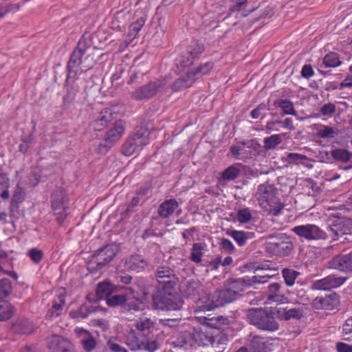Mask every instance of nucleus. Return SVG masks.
<instances>
[{"mask_svg":"<svg viewBox=\"0 0 352 352\" xmlns=\"http://www.w3.org/2000/svg\"><path fill=\"white\" fill-rule=\"evenodd\" d=\"M277 194V189L269 182L260 184L255 193L258 205L269 214L273 216L280 214L285 206L280 201Z\"/></svg>","mask_w":352,"mask_h":352,"instance_id":"nucleus-1","label":"nucleus"},{"mask_svg":"<svg viewBox=\"0 0 352 352\" xmlns=\"http://www.w3.org/2000/svg\"><path fill=\"white\" fill-rule=\"evenodd\" d=\"M247 319L251 324L263 331L273 332L279 328V324L272 314L262 308L250 309Z\"/></svg>","mask_w":352,"mask_h":352,"instance_id":"nucleus-2","label":"nucleus"},{"mask_svg":"<svg viewBox=\"0 0 352 352\" xmlns=\"http://www.w3.org/2000/svg\"><path fill=\"white\" fill-rule=\"evenodd\" d=\"M162 291L160 294L153 296V308L156 310L162 311H177L181 309L183 306V301L174 294L175 289H162Z\"/></svg>","mask_w":352,"mask_h":352,"instance_id":"nucleus-3","label":"nucleus"},{"mask_svg":"<svg viewBox=\"0 0 352 352\" xmlns=\"http://www.w3.org/2000/svg\"><path fill=\"white\" fill-rule=\"evenodd\" d=\"M150 135V131L145 127H136L132 136L122 145V153L126 156H131L136 151L141 149L148 143Z\"/></svg>","mask_w":352,"mask_h":352,"instance_id":"nucleus-4","label":"nucleus"},{"mask_svg":"<svg viewBox=\"0 0 352 352\" xmlns=\"http://www.w3.org/2000/svg\"><path fill=\"white\" fill-rule=\"evenodd\" d=\"M118 248L116 245H108L99 249L87 262V270L95 273L102 269L116 256Z\"/></svg>","mask_w":352,"mask_h":352,"instance_id":"nucleus-5","label":"nucleus"},{"mask_svg":"<svg viewBox=\"0 0 352 352\" xmlns=\"http://www.w3.org/2000/svg\"><path fill=\"white\" fill-rule=\"evenodd\" d=\"M166 82L162 79H155L144 84L130 93L131 98L136 101L148 100L163 91Z\"/></svg>","mask_w":352,"mask_h":352,"instance_id":"nucleus-6","label":"nucleus"},{"mask_svg":"<svg viewBox=\"0 0 352 352\" xmlns=\"http://www.w3.org/2000/svg\"><path fill=\"white\" fill-rule=\"evenodd\" d=\"M327 238L333 241L338 240L344 235L352 234V220L346 217H335L329 219Z\"/></svg>","mask_w":352,"mask_h":352,"instance_id":"nucleus-7","label":"nucleus"},{"mask_svg":"<svg viewBox=\"0 0 352 352\" xmlns=\"http://www.w3.org/2000/svg\"><path fill=\"white\" fill-rule=\"evenodd\" d=\"M209 296L210 303L203 305L204 310L210 311L233 302L237 298V292L232 289L226 288L217 290Z\"/></svg>","mask_w":352,"mask_h":352,"instance_id":"nucleus-8","label":"nucleus"},{"mask_svg":"<svg viewBox=\"0 0 352 352\" xmlns=\"http://www.w3.org/2000/svg\"><path fill=\"white\" fill-rule=\"evenodd\" d=\"M267 251L274 255L285 256L289 254L293 243L285 234H279L277 236H271L270 241L266 243Z\"/></svg>","mask_w":352,"mask_h":352,"instance_id":"nucleus-9","label":"nucleus"},{"mask_svg":"<svg viewBox=\"0 0 352 352\" xmlns=\"http://www.w3.org/2000/svg\"><path fill=\"white\" fill-rule=\"evenodd\" d=\"M292 231L298 236L303 237L308 241L327 239L326 232L315 224L297 226L294 227Z\"/></svg>","mask_w":352,"mask_h":352,"instance_id":"nucleus-10","label":"nucleus"},{"mask_svg":"<svg viewBox=\"0 0 352 352\" xmlns=\"http://www.w3.org/2000/svg\"><path fill=\"white\" fill-rule=\"evenodd\" d=\"M87 50L86 41L80 40L78 46L73 51L70 56L69 60L67 63V82L71 78H75L76 76V69L82 63V57L85 54Z\"/></svg>","mask_w":352,"mask_h":352,"instance_id":"nucleus-11","label":"nucleus"},{"mask_svg":"<svg viewBox=\"0 0 352 352\" xmlns=\"http://www.w3.org/2000/svg\"><path fill=\"white\" fill-rule=\"evenodd\" d=\"M155 278L162 289H173L177 278L174 271L168 266H160L155 272Z\"/></svg>","mask_w":352,"mask_h":352,"instance_id":"nucleus-12","label":"nucleus"},{"mask_svg":"<svg viewBox=\"0 0 352 352\" xmlns=\"http://www.w3.org/2000/svg\"><path fill=\"white\" fill-rule=\"evenodd\" d=\"M124 131L121 122H117L113 128L107 133L104 139L98 144V152L106 153L117 141H118Z\"/></svg>","mask_w":352,"mask_h":352,"instance_id":"nucleus-13","label":"nucleus"},{"mask_svg":"<svg viewBox=\"0 0 352 352\" xmlns=\"http://www.w3.org/2000/svg\"><path fill=\"white\" fill-rule=\"evenodd\" d=\"M270 277V275H263L254 276L252 278L244 277L242 278L234 279L231 282L229 289H232L237 292L238 296L239 293L240 292H243L245 287L252 286L256 283H264L267 281Z\"/></svg>","mask_w":352,"mask_h":352,"instance_id":"nucleus-14","label":"nucleus"},{"mask_svg":"<svg viewBox=\"0 0 352 352\" xmlns=\"http://www.w3.org/2000/svg\"><path fill=\"white\" fill-rule=\"evenodd\" d=\"M313 306L316 309L333 310L339 304V296L336 294H331L325 296H318L313 300Z\"/></svg>","mask_w":352,"mask_h":352,"instance_id":"nucleus-15","label":"nucleus"},{"mask_svg":"<svg viewBox=\"0 0 352 352\" xmlns=\"http://www.w3.org/2000/svg\"><path fill=\"white\" fill-rule=\"evenodd\" d=\"M329 267L343 272H352V252L333 257L329 262Z\"/></svg>","mask_w":352,"mask_h":352,"instance_id":"nucleus-16","label":"nucleus"},{"mask_svg":"<svg viewBox=\"0 0 352 352\" xmlns=\"http://www.w3.org/2000/svg\"><path fill=\"white\" fill-rule=\"evenodd\" d=\"M47 343L48 348L52 352H64L74 346L67 339L58 335L48 337Z\"/></svg>","mask_w":352,"mask_h":352,"instance_id":"nucleus-17","label":"nucleus"},{"mask_svg":"<svg viewBox=\"0 0 352 352\" xmlns=\"http://www.w3.org/2000/svg\"><path fill=\"white\" fill-rule=\"evenodd\" d=\"M281 285L278 283L270 284L267 287V300L270 302L285 303L287 298L280 292Z\"/></svg>","mask_w":352,"mask_h":352,"instance_id":"nucleus-18","label":"nucleus"},{"mask_svg":"<svg viewBox=\"0 0 352 352\" xmlns=\"http://www.w3.org/2000/svg\"><path fill=\"white\" fill-rule=\"evenodd\" d=\"M126 267L131 271L140 272L143 271L147 266V261L141 255L135 254L131 256L126 259Z\"/></svg>","mask_w":352,"mask_h":352,"instance_id":"nucleus-19","label":"nucleus"},{"mask_svg":"<svg viewBox=\"0 0 352 352\" xmlns=\"http://www.w3.org/2000/svg\"><path fill=\"white\" fill-rule=\"evenodd\" d=\"M179 204L175 199L164 201L159 206L157 213L162 218L166 219L171 216L178 208Z\"/></svg>","mask_w":352,"mask_h":352,"instance_id":"nucleus-20","label":"nucleus"},{"mask_svg":"<svg viewBox=\"0 0 352 352\" xmlns=\"http://www.w3.org/2000/svg\"><path fill=\"white\" fill-rule=\"evenodd\" d=\"M52 207L54 210H60L67 204L66 192L62 188H57L52 195Z\"/></svg>","mask_w":352,"mask_h":352,"instance_id":"nucleus-21","label":"nucleus"},{"mask_svg":"<svg viewBox=\"0 0 352 352\" xmlns=\"http://www.w3.org/2000/svg\"><path fill=\"white\" fill-rule=\"evenodd\" d=\"M195 80L196 77H194L193 72H189L185 76L179 78L174 82L172 85V89L173 91H179L187 89L191 87Z\"/></svg>","mask_w":352,"mask_h":352,"instance_id":"nucleus-22","label":"nucleus"},{"mask_svg":"<svg viewBox=\"0 0 352 352\" xmlns=\"http://www.w3.org/2000/svg\"><path fill=\"white\" fill-rule=\"evenodd\" d=\"M65 304V296L64 292H61L54 299L53 305L47 311V317L53 318L58 316L61 314Z\"/></svg>","mask_w":352,"mask_h":352,"instance_id":"nucleus-23","label":"nucleus"},{"mask_svg":"<svg viewBox=\"0 0 352 352\" xmlns=\"http://www.w3.org/2000/svg\"><path fill=\"white\" fill-rule=\"evenodd\" d=\"M80 337V344L86 352H91L96 347V340L90 333L86 330L80 329L78 331Z\"/></svg>","mask_w":352,"mask_h":352,"instance_id":"nucleus-24","label":"nucleus"},{"mask_svg":"<svg viewBox=\"0 0 352 352\" xmlns=\"http://www.w3.org/2000/svg\"><path fill=\"white\" fill-rule=\"evenodd\" d=\"M112 120V114L110 109H104L100 112L96 119L92 122V126L96 131H101L108 122Z\"/></svg>","mask_w":352,"mask_h":352,"instance_id":"nucleus-25","label":"nucleus"},{"mask_svg":"<svg viewBox=\"0 0 352 352\" xmlns=\"http://www.w3.org/2000/svg\"><path fill=\"white\" fill-rule=\"evenodd\" d=\"M99 306H94L92 305H83L79 307L76 311H73L70 313V316L73 318H86L91 314L100 310Z\"/></svg>","mask_w":352,"mask_h":352,"instance_id":"nucleus-26","label":"nucleus"},{"mask_svg":"<svg viewBox=\"0 0 352 352\" xmlns=\"http://www.w3.org/2000/svg\"><path fill=\"white\" fill-rule=\"evenodd\" d=\"M250 352H268L270 351L265 339L254 336L250 343Z\"/></svg>","mask_w":352,"mask_h":352,"instance_id":"nucleus-27","label":"nucleus"},{"mask_svg":"<svg viewBox=\"0 0 352 352\" xmlns=\"http://www.w3.org/2000/svg\"><path fill=\"white\" fill-rule=\"evenodd\" d=\"M114 289H119V287L109 283L104 282L98 285L96 296L99 299H107Z\"/></svg>","mask_w":352,"mask_h":352,"instance_id":"nucleus-28","label":"nucleus"},{"mask_svg":"<svg viewBox=\"0 0 352 352\" xmlns=\"http://www.w3.org/2000/svg\"><path fill=\"white\" fill-rule=\"evenodd\" d=\"M253 146V142H241L237 145H233L230 147V153L232 155L237 158L242 159L247 157V148H250Z\"/></svg>","mask_w":352,"mask_h":352,"instance_id":"nucleus-29","label":"nucleus"},{"mask_svg":"<svg viewBox=\"0 0 352 352\" xmlns=\"http://www.w3.org/2000/svg\"><path fill=\"white\" fill-rule=\"evenodd\" d=\"M200 288L201 286L197 282H189L187 283L186 288L184 290V295L187 298L196 302L199 300Z\"/></svg>","mask_w":352,"mask_h":352,"instance_id":"nucleus-30","label":"nucleus"},{"mask_svg":"<svg viewBox=\"0 0 352 352\" xmlns=\"http://www.w3.org/2000/svg\"><path fill=\"white\" fill-rule=\"evenodd\" d=\"M240 173L241 170L237 166H230L221 173L219 182L233 181L239 177Z\"/></svg>","mask_w":352,"mask_h":352,"instance_id":"nucleus-31","label":"nucleus"},{"mask_svg":"<svg viewBox=\"0 0 352 352\" xmlns=\"http://www.w3.org/2000/svg\"><path fill=\"white\" fill-rule=\"evenodd\" d=\"M227 234L231 236L239 246L244 245L248 239H252L254 236L253 232L237 230L227 231Z\"/></svg>","mask_w":352,"mask_h":352,"instance_id":"nucleus-32","label":"nucleus"},{"mask_svg":"<svg viewBox=\"0 0 352 352\" xmlns=\"http://www.w3.org/2000/svg\"><path fill=\"white\" fill-rule=\"evenodd\" d=\"M135 327L144 333H149L154 327V322L149 318L142 316L135 322Z\"/></svg>","mask_w":352,"mask_h":352,"instance_id":"nucleus-33","label":"nucleus"},{"mask_svg":"<svg viewBox=\"0 0 352 352\" xmlns=\"http://www.w3.org/2000/svg\"><path fill=\"white\" fill-rule=\"evenodd\" d=\"M118 289H114L106 300V303L109 307H117L122 305L126 302V295L118 294Z\"/></svg>","mask_w":352,"mask_h":352,"instance_id":"nucleus-34","label":"nucleus"},{"mask_svg":"<svg viewBox=\"0 0 352 352\" xmlns=\"http://www.w3.org/2000/svg\"><path fill=\"white\" fill-rule=\"evenodd\" d=\"M206 246V245L204 243H193L192 247L191 248L190 259L194 263H200L204 255L203 250H204Z\"/></svg>","mask_w":352,"mask_h":352,"instance_id":"nucleus-35","label":"nucleus"},{"mask_svg":"<svg viewBox=\"0 0 352 352\" xmlns=\"http://www.w3.org/2000/svg\"><path fill=\"white\" fill-rule=\"evenodd\" d=\"M16 309L14 307L8 302H3L0 304V321H6L10 319Z\"/></svg>","mask_w":352,"mask_h":352,"instance_id":"nucleus-36","label":"nucleus"},{"mask_svg":"<svg viewBox=\"0 0 352 352\" xmlns=\"http://www.w3.org/2000/svg\"><path fill=\"white\" fill-rule=\"evenodd\" d=\"M13 292L12 281L8 278L0 280V300L8 298Z\"/></svg>","mask_w":352,"mask_h":352,"instance_id":"nucleus-37","label":"nucleus"},{"mask_svg":"<svg viewBox=\"0 0 352 352\" xmlns=\"http://www.w3.org/2000/svg\"><path fill=\"white\" fill-rule=\"evenodd\" d=\"M281 272L285 284L289 287L294 285L296 279L300 275L299 272L290 268H283Z\"/></svg>","mask_w":352,"mask_h":352,"instance_id":"nucleus-38","label":"nucleus"},{"mask_svg":"<svg viewBox=\"0 0 352 352\" xmlns=\"http://www.w3.org/2000/svg\"><path fill=\"white\" fill-rule=\"evenodd\" d=\"M274 105L280 107L285 115L296 116L293 102L289 100L279 99L274 102Z\"/></svg>","mask_w":352,"mask_h":352,"instance_id":"nucleus-39","label":"nucleus"},{"mask_svg":"<svg viewBox=\"0 0 352 352\" xmlns=\"http://www.w3.org/2000/svg\"><path fill=\"white\" fill-rule=\"evenodd\" d=\"M13 327L16 332L21 334H29L34 331L33 324L27 320H23L15 323Z\"/></svg>","mask_w":352,"mask_h":352,"instance_id":"nucleus-40","label":"nucleus"},{"mask_svg":"<svg viewBox=\"0 0 352 352\" xmlns=\"http://www.w3.org/2000/svg\"><path fill=\"white\" fill-rule=\"evenodd\" d=\"M145 23V19L143 17L139 18L136 21L131 23L129 26V30L128 33V36L129 37V41L126 43V45L130 43V42L134 39L141 28L144 26Z\"/></svg>","mask_w":352,"mask_h":352,"instance_id":"nucleus-41","label":"nucleus"},{"mask_svg":"<svg viewBox=\"0 0 352 352\" xmlns=\"http://www.w3.org/2000/svg\"><path fill=\"white\" fill-rule=\"evenodd\" d=\"M282 138L279 134L272 135L263 139V148L266 151L275 148L282 142Z\"/></svg>","mask_w":352,"mask_h":352,"instance_id":"nucleus-42","label":"nucleus"},{"mask_svg":"<svg viewBox=\"0 0 352 352\" xmlns=\"http://www.w3.org/2000/svg\"><path fill=\"white\" fill-rule=\"evenodd\" d=\"M331 155L336 160L342 162H347L352 158V153L344 148L333 149Z\"/></svg>","mask_w":352,"mask_h":352,"instance_id":"nucleus-43","label":"nucleus"},{"mask_svg":"<svg viewBox=\"0 0 352 352\" xmlns=\"http://www.w3.org/2000/svg\"><path fill=\"white\" fill-rule=\"evenodd\" d=\"M338 134L337 130L329 126H322L316 131V136L320 138H334Z\"/></svg>","mask_w":352,"mask_h":352,"instance_id":"nucleus-44","label":"nucleus"},{"mask_svg":"<svg viewBox=\"0 0 352 352\" xmlns=\"http://www.w3.org/2000/svg\"><path fill=\"white\" fill-rule=\"evenodd\" d=\"M204 51V46L198 41H192L186 50V54L194 60Z\"/></svg>","mask_w":352,"mask_h":352,"instance_id":"nucleus-45","label":"nucleus"},{"mask_svg":"<svg viewBox=\"0 0 352 352\" xmlns=\"http://www.w3.org/2000/svg\"><path fill=\"white\" fill-rule=\"evenodd\" d=\"M336 111V106L335 104L328 102L322 104L318 109V113L321 116L329 118L332 117Z\"/></svg>","mask_w":352,"mask_h":352,"instance_id":"nucleus-46","label":"nucleus"},{"mask_svg":"<svg viewBox=\"0 0 352 352\" xmlns=\"http://www.w3.org/2000/svg\"><path fill=\"white\" fill-rule=\"evenodd\" d=\"M126 344L132 351L142 350L143 341H140L133 331L131 332L126 339Z\"/></svg>","mask_w":352,"mask_h":352,"instance_id":"nucleus-47","label":"nucleus"},{"mask_svg":"<svg viewBox=\"0 0 352 352\" xmlns=\"http://www.w3.org/2000/svg\"><path fill=\"white\" fill-rule=\"evenodd\" d=\"M340 63L338 55L334 52L327 54L323 58V64L326 67H335Z\"/></svg>","mask_w":352,"mask_h":352,"instance_id":"nucleus-48","label":"nucleus"},{"mask_svg":"<svg viewBox=\"0 0 352 352\" xmlns=\"http://www.w3.org/2000/svg\"><path fill=\"white\" fill-rule=\"evenodd\" d=\"M325 278L328 281V284L330 286L331 289L340 287L346 280V278L343 277L333 274L329 275Z\"/></svg>","mask_w":352,"mask_h":352,"instance_id":"nucleus-49","label":"nucleus"},{"mask_svg":"<svg viewBox=\"0 0 352 352\" xmlns=\"http://www.w3.org/2000/svg\"><path fill=\"white\" fill-rule=\"evenodd\" d=\"M194 59L186 54V52L182 54L177 60L176 65L182 68L187 67L191 65Z\"/></svg>","mask_w":352,"mask_h":352,"instance_id":"nucleus-50","label":"nucleus"},{"mask_svg":"<svg viewBox=\"0 0 352 352\" xmlns=\"http://www.w3.org/2000/svg\"><path fill=\"white\" fill-rule=\"evenodd\" d=\"M302 316V312L300 309L296 308H292L287 310H285L283 318L285 320L291 319H299Z\"/></svg>","mask_w":352,"mask_h":352,"instance_id":"nucleus-51","label":"nucleus"},{"mask_svg":"<svg viewBox=\"0 0 352 352\" xmlns=\"http://www.w3.org/2000/svg\"><path fill=\"white\" fill-rule=\"evenodd\" d=\"M252 219V214L249 208H242L237 212V219L240 223H247Z\"/></svg>","mask_w":352,"mask_h":352,"instance_id":"nucleus-52","label":"nucleus"},{"mask_svg":"<svg viewBox=\"0 0 352 352\" xmlns=\"http://www.w3.org/2000/svg\"><path fill=\"white\" fill-rule=\"evenodd\" d=\"M213 68V63L212 62H207L195 69L194 71H191L194 74V77L196 75H204L207 74Z\"/></svg>","mask_w":352,"mask_h":352,"instance_id":"nucleus-53","label":"nucleus"},{"mask_svg":"<svg viewBox=\"0 0 352 352\" xmlns=\"http://www.w3.org/2000/svg\"><path fill=\"white\" fill-rule=\"evenodd\" d=\"M342 333L345 340H352V317L347 319L343 324Z\"/></svg>","mask_w":352,"mask_h":352,"instance_id":"nucleus-54","label":"nucleus"},{"mask_svg":"<svg viewBox=\"0 0 352 352\" xmlns=\"http://www.w3.org/2000/svg\"><path fill=\"white\" fill-rule=\"evenodd\" d=\"M307 159V156L295 153H289L287 154L286 157V161L289 164H298L299 162H302Z\"/></svg>","mask_w":352,"mask_h":352,"instance_id":"nucleus-55","label":"nucleus"},{"mask_svg":"<svg viewBox=\"0 0 352 352\" xmlns=\"http://www.w3.org/2000/svg\"><path fill=\"white\" fill-rule=\"evenodd\" d=\"M28 256L30 257L32 261L35 263H38L43 258V252L41 250L36 248H32L28 251Z\"/></svg>","mask_w":352,"mask_h":352,"instance_id":"nucleus-56","label":"nucleus"},{"mask_svg":"<svg viewBox=\"0 0 352 352\" xmlns=\"http://www.w3.org/2000/svg\"><path fill=\"white\" fill-rule=\"evenodd\" d=\"M313 288L319 290L331 289L326 278L315 281L313 284Z\"/></svg>","mask_w":352,"mask_h":352,"instance_id":"nucleus-57","label":"nucleus"},{"mask_svg":"<svg viewBox=\"0 0 352 352\" xmlns=\"http://www.w3.org/2000/svg\"><path fill=\"white\" fill-rule=\"evenodd\" d=\"M266 109V104L265 103H261L255 109L251 111L250 116L253 119H257L262 116V113Z\"/></svg>","mask_w":352,"mask_h":352,"instance_id":"nucleus-58","label":"nucleus"},{"mask_svg":"<svg viewBox=\"0 0 352 352\" xmlns=\"http://www.w3.org/2000/svg\"><path fill=\"white\" fill-rule=\"evenodd\" d=\"M157 348L158 345L155 340L143 341V344H142V350L147 351L148 352H154Z\"/></svg>","mask_w":352,"mask_h":352,"instance_id":"nucleus-59","label":"nucleus"},{"mask_svg":"<svg viewBox=\"0 0 352 352\" xmlns=\"http://www.w3.org/2000/svg\"><path fill=\"white\" fill-rule=\"evenodd\" d=\"M220 247L228 253L234 250V246L231 241L227 239H222L220 242Z\"/></svg>","mask_w":352,"mask_h":352,"instance_id":"nucleus-60","label":"nucleus"},{"mask_svg":"<svg viewBox=\"0 0 352 352\" xmlns=\"http://www.w3.org/2000/svg\"><path fill=\"white\" fill-rule=\"evenodd\" d=\"M314 72L311 65H305L301 70V76L305 78H309L313 76Z\"/></svg>","mask_w":352,"mask_h":352,"instance_id":"nucleus-61","label":"nucleus"},{"mask_svg":"<svg viewBox=\"0 0 352 352\" xmlns=\"http://www.w3.org/2000/svg\"><path fill=\"white\" fill-rule=\"evenodd\" d=\"M107 347L111 351L114 352H127L126 349L123 347L122 346L120 345L119 344H117L112 341H109L107 342Z\"/></svg>","mask_w":352,"mask_h":352,"instance_id":"nucleus-62","label":"nucleus"},{"mask_svg":"<svg viewBox=\"0 0 352 352\" xmlns=\"http://www.w3.org/2000/svg\"><path fill=\"white\" fill-rule=\"evenodd\" d=\"M233 2L234 4L230 8V12L239 11L246 4L247 0H233Z\"/></svg>","mask_w":352,"mask_h":352,"instance_id":"nucleus-63","label":"nucleus"},{"mask_svg":"<svg viewBox=\"0 0 352 352\" xmlns=\"http://www.w3.org/2000/svg\"><path fill=\"white\" fill-rule=\"evenodd\" d=\"M336 349L338 352H352V345L343 342H338Z\"/></svg>","mask_w":352,"mask_h":352,"instance_id":"nucleus-64","label":"nucleus"}]
</instances>
